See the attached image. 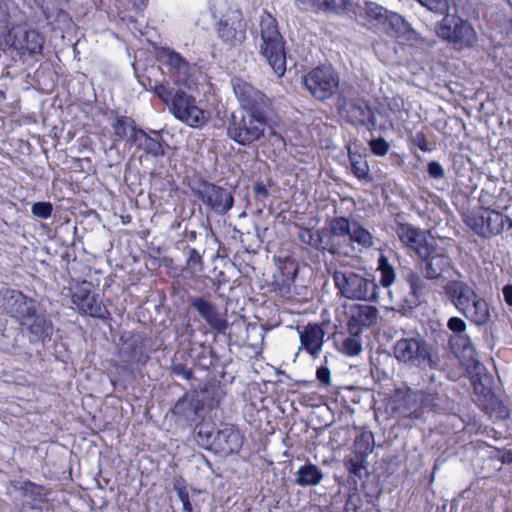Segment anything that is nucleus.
I'll return each instance as SVG.
<instances>
[{
  "label": "nucleus",
  "mask_w": 512,
  "mask_h": 512,
  "mask_svg": "<svg viewBox=\"0 0 512 512\" xmlns=\"http://www.w3.org/2000/svg\"><path fill=\"white\" fill-rule=\"evenodd\" d=\"M333 281L339 294L346 299L364 302L378 300V285L364 267L342 265L334 271Z\"/></svg>",
  "instance_id": "1"
},
{
  "label": "nucleus",
  "mask_w": 512,
  "mask_h": 512,
  "mask_svg": "<svg viewBox=\"0 0 512 512\" xmlns=\"http://www.w3.org/2000/svg\"><path fill=\"white\" fill-rule=\"evenodd\" d=\"M304 9L314 11L339 12L344 6V0H295Z\"/></svg>",
  "instance_id": "30"
},
{
  "label": "nucleus",
  "mask_w": 512,
  "mask_h": 512,
  "mask_svg": "<svg viewBox=\"0 0 512 512\" xmlns=\"http://www.w3.org/2000/svg\"><path fill=\"white\" fill-rule=\"evenodd\" d=\"M201 259H202V257L196 249H194V248L189 249V251H188V264L189 265H191V266L200 265Z\"/></svg>",
  "instance_id": "53"
},
{
  "label": "nucleus",
  "mask_w": 512,
  "mask_h": 512,
  "mask_svg": "<svg viewBox=\"0 0 512 512\" xmlns=\"http://www.w3.org/2000/svg\"><path fill=\"white\" fill-rule=\"evenodd\" d=\"M474 389H475L476 393H479V392H480V393H482V394H483V396H484L485 398H488V397H489V399H490L491 401L493 400V395L491 394V391H490V389H489V388H485L484 386H482V385H481V389H480V387H479L477 384H474Z\"/></svg>",
  "instance_id": "56"
},
{
  "label": "nucleus",
  "mask_w": 512,
  "mask_h": 512,
  "mask_svg": "<svg viewBox=\"0 0 512 512\" xmlns=\"http://www.w3.org/2000/svg\"><path fill=\"white\" fill-rule=\"evenodd\" d=\"M479 201H480L482 204L486 203V201H485V195H484L483 193L480 195Z\"/></svg>",
  "instance_id": "59"
},
{
  "label": "nucleus",
  "mask_w": 512,
  "mask_h": 512,
  "mask_svg": "<svg viewBox=\"0 0 512 512\" xmlns=\"http://www.w3.org/2000/svg\"><path fill=\"white\" fill-rule=\"evenodd\" d=\"M349 161L351 165V171L358 179L368 181L372 180V177L369 174V165L361 154L349 150Z\"/></svg>",
  "instance_id": "33"
},
{
  "label": "nucleus",
  "mask_w": 512,
  "mask_h": 512,
  "mask_svg": "<svg viewBox=\"0 0 512 512\" xmlns=\"http://www.w3.org/2000/svg\"><path fill=\"white\" fill-rule=\"evenodd\" d=\"M217 433V430H214L212 426L208 424H203L199 427L198 436L201 440L205 441V443L209 446L213 447V439L214 435Z\"/></svg>",
  "instance_id": "44"
},
{
  "label": "nucleus",
  "mask_w": 512,
  "mask_h": 512,
  "mask_svg": "<svg viewBox=\"0 0 512 512\" xmlns=\"http://www.w3.org/2000/svg\"><path fill=\"white\" fill-rule=\"evenodd\" d=\"M246 25L239 10L229 11L219 22L218 35L226 43L235 45L245 39Z\"/></svg>",
  "instance_id": "16"
},
{
  "label": "nucleus",
  "mask_w": 512,
  "mask_h": 512,
  "mask_svg": "<svg viewBox=\"0 0 512 512\" xmlns=\"http://www.w3.org/2000/svg\"><path fill=\"white\" fill-rule=\"evenodd\" d=\"M195 197L217 214L227 213L233 206L234 198L230 191L207 181H200L192 187Z\"/></svg>",
  "instance_id": "10"
},
{
  "label": "nucleus",
  "mask_w": 512,
  "mask_h": 512,
  "mask_svg": "<svg viewBox=\"0 0 512 512\" xmlns=\"http://www.w3.org/2000/svg\"><path fill=\"white\" fill-rule=\"evenodd\" d=\"M112 128L119 140L126 139L130 143L134 140V134L140 129L136 126L134 120L129 117H117L112 123Z\"/></svg>",
  "instance_id": "28"
},
{
  "label": "nucleus",
  "mask_w": 512,
  "mask_h": 512,
  "mask_svg": "<svg viewBox=\"0 0 512 512\" xmlns=\"http://www.w3.org/2000/svg\"><path fill=\"white\" fill-rule=\"evenodd\" d=\"M321 245H331L330 243L324 241L323 239V232L321 231Z\"/></svg>",
  "instance_id": "58"
},
{
  "label": "nucleus",
  "mask_w": 512,
  "mask_h": 512,
  "mask_svg": "<svg viewBox=\"0 0 512 512\" xmlns=\"http://www.w3.org/2000/svg\"><path fill=\"white\" fill-rule=\"evenodd\" d=\"M7 42L21 54L41 53L44 38L34 29H27L25 26L17 25L11 28L7 35Z\"/></svg>",
  "instance_id": "13"
},
{
  "label": "nucleus",
  "mask_w": 512,
  "mask_h": 512,
  "mask_svg": "<svg viewBox=\"0 0 512 512\" xmlns=\"http://www.w3.org/2000/svg\"><path fill=\"white\" fill-rule=\"evenodd\" d=\"M323 479L321 470L314 464L307 463L299 468L295 482L300 486H315Z\"/></svg>",
  "instance_id": "27"
},
{
  "label": "nucleus",
  "mask_w": 512,
  "mask_h": 512,
  "mask_svg": "<svg viewBox=\"0 0 512 512\" xmlns=\"http://www.w3.org/2000/svg\"><path fill=\"white\" fill-rule=\"evenodd\" d=\"M152 134L153 136L140 128L139 131L134 134L132 144L154 157L163 156L164 149L161 144V136L157 131H152Z\"/></svg>",
  "instance_id": "23"
},
{
  "label": "nucleus",
  "mask_w": 512,
  "mask_h": 512,
  "mask_svg": "<svg viewBox=\"0 0 512 512\" xmlns=\"http://www.w3.org/2000/svg\"><path fill=\"white\" fill-rule=\"evenodd\" d=\"M347 120L354 125H374V114L365 102L349 101L343 106Z\"/></svg>",
  "instance_id": "22"
},
{
  "label": "nucleus",
  "mask_w": 512,
  "mask_h": 512,
  "mask_svg": "<svg viewBox=\"0 0 512 512\" xmlns=\"http://www.w3.org/2000/svg\"><path fill=\"white\" fill-rule=\"evenodd\" d=\"M31 210L36 217L46 219L51 216L53 207L49 202H37L33 204Z\"/></svg>",
  "instance_id": "43"
},
{
  "label": "nucleus",
  "mask_w": 512,
  "mask_h": 512,
  "mask_svg": "<svg viewBox=\"0 0 512 512\" xmlns=\"http://www.w3.org/2000/svg\"><path fill=\"white\" fill-rule=\"evenodd\" d=\"M27 491H29L31 494L35 495V497L38 500H43L46 496V492L44 487L38 486L34 483H27Z\"/></svg>",
  "instance_id": "51"
},
{
  "label": "nucleus",
  "mask_w": 512,
  "mask_h": 512,
  "mask_svg": "<svg viewBox=\"0 0 512 512\" xmlns=\"http://www.w3.org/2000/svg\"><path fill=\"white\" fill-rule=\"evenodd\" d=\"M190 304L197 310L211 329L215 330L217 333H225L228 328V322L225 316L212 302L202 297H191Z\"/></svg>",
  "instance_id": "18"
},
{
  "label": "nucleus",
  "mask_w": 512,
  "mask_h": 512,
  "mask_svg": "<svg viewBox=\"0 0 512 512\" xmlns=\"http://www.w3.org/2000/svg\"><path fill=\"white\" fill-rule=\"evenodd\" d=\"M466 223L477 235L483 238L501 234L506 223L509 229L512 228V220L508 216L489 208L468 216Z\"/></svg>",
  "instance_id": "9"
},
{
  "label": "nucleus",
  "mask_w": 512,
  "mask_h": 512,
  "mask_svg": "<svg viewBox=\"0 0 512 512\" xmlns=\"http://www.w3.org/2000/svg\"><path fill=\"white\" fill-rule=\"evenodd\" d=\"M22 324L28 327L29 332L34 335L36 340L50 337L53 332L52 322L46 316L37 314V311L31 318H25Z\"/></svg>",
  "instance_id": "24"
},
{
  "label": "nucleus",
  "mask_w": 512,
  "mask_h": 512,
  "mask_svg": "<svg viewBox=\"0 0 512 512\" xmlns=\"http://www.w3.org/2000/svg\"><path fill=\"white\" fill-rule=\"evenodd\" d=\"M443 15V19L435 27L438 37L458 49L470 48L476 43L477 33L468 20L448 12Z\"/></svg>",
  "instance_id": "6"
},
{
  "label": "nucleus",
  "mask_w": 512,
  "mask_h": 512,
  "mask_svg": "<svg viewBox=\"0 0 512 512\" xmlns=\"http://www.w3.org/2000/svg\"><path fill=\"white\" fill-rule=\"evenodd\" d=\"M408 397H413L415 401H419L421 407L433 411L442 410L443 403L445 402L444 395L436 390H420L418 392L409 393Z\"/></svg>",
  "instance_id": "25"
},
{
  "label": "nucleus",
  "mask_w": 512,
  "mask_h": 512,
  "mask_svg": "<svg viewBox=\"0 0 512 512\" xmlns=\"http://www.w3.org/2000/svg\"><path fill=\"white\" fill-rule=\"evenodd\" d=\"M316 377L324 385L328 386L331 383V374L327 367H319L316 372Z\"/></svg>",
  "instance_id": "50"
},
{
  "label": "nucleus",
  "mask_w": 512,
  "mask_h": 512,
  "mask_svg": "<svg viewBox=\"0 0 512 512\" xmlns=\"http://www.w3.org/2000/svg\"><path fill=\"white\" fill-rule=\"evenodd\" d=\"M396 235L402 244L414 251L417 256H427L428 249L432 246L428 243L426 231L410 224L400 223L396 227Z\"/></svg>",
  "instance_id": "17"
},
{
  "label": "nucleus",
  "mask_w": 512,
  "mask_h": 512,
  "mask_svg": "<svg viewBox=\"0 0 512 512\" xmlns=\"http://www.w3.org/2000/svg\"><path fill=\"white\" fill-rule=\"evenodd\" d=\"M259 50L274 73L282 77L286 71L284 40L275 18L268 13H264L260 18Z\"/></svg>",
  "instance_id": "4"
},
{
  "label": "nucleus",
  "mask_w": 512,
  "mask_h": 512,
  "mask_svg": "<svg viewBox=\"0 0 512 512\" xmlns=\"http://www.w3.org/2000/svg\"><path fill=\"white\" fill-rule=\"evenodd\" d=\"M384 27L397 37L406 34H416L410 24L401 15L394 12H389V17H387L386 26Z\"/></svg>",
  "instance_id": "31"
},
{
  "label": "nucleus",
  "mask_w": 512,
  "mask_h": 512,
  "mask_svg": "<svg viewBox=\"0 0 512 512\" xmlns=\"http://www.w3.org/2000/svg\"><path fill=\"white\" fill-rule=\"evenodd\" d=\"M214 436L213 448L222 454L228 455L238 452L242 446L239 432L232 427L217 430Z\"/></svg>",
  "instance_id": "20"
},
{
  "label": "nucleus",
  "mask_w": 512,
  "mask_h": 512,
  "mask_svg": "<svg viewBox=\"0 0 512 512\" xmlns=\"http://www.w3.org/2000/svg\"><path fill=\"white\" fill-rule=\"evenodd\" d=\"M299 240L317 250L328 251L330 254H338L339 249L336 245H321V231L303 229L299 233Z\"/></svg>",
  "instance_id": "29"
},
{
  "label": "nucleus",
  "mask_w": 512,
  "mask_h": 512,
  "mask_svg": "<svg viewBox=\"0 0 512 512\" xmlns=\"http://www.w3.org/2000/svg\"><path fill=\"white\" fill-rule=\"evenodd\" d=\"M72 303L77 307L80 313L91 317L104 319L109 315V311L103 305L99 296L91 294L85 285L75 288L72 294Z\"/></svg>",
  "instance_id": "15"
},
{
  "label": "nucleus",
  "mask_w": 512,
  "mask_h": 512,
  "mask_svg": "<svg viewBox=\"0 0 512 512\" xmlns=\"http://www.w3.org/2000/svg\"><path fill=\"white\" fill-rule=\"evenodd\" d=\"M153 90L181 122L190 127H200L207 122V113L196 105L193 96L182 90L174 91L164 83H157Z\"/></svg>",
  "instance_id": "3"
},
{
  "label": "nucleus",
  "mask_w": 512,
  "mask_h": 512,
  "mask_svg": "<svg viewBox=\"0 0 512 512\" xmlns=\"http://www.w3.org/2000/svg\"><path fill=\"white\" fill-rule=\"evenodd\" d=\"M309 92L319 100L330 98L338 89L339 76L331 67H317L303 78Z\"/></svg>",
  "instance_id": "11"
},
{
  "label": "nucleus",
  "mask_w": 512,
  "mask_h": 512,
  "mask_svg": "<svg viewBox=\"0 0 512 512\" xmlns=\"http://www.w3.org/2000/svg\"><path fill=\"white\" fill-rule=\"evenodd\" d=\"M234 94L246 113L259 115H270L272 112V103L261 91L254 88L250 83L235 78L232 80Z\"/></svg>",
  "instance_id": "8"
},
{
  "label": "nucleus",
  "mask_w": 512,
  "mask_h": 512,
  "mask_svg": "<svg viewBox=\"0 0 512 512\" xmlns=\"http://www.w3.org/2000/svg\"><path fill=\"white\" fill-rule=\"evenodd\" d=\"M175 490L177 491V496L179 500L182 502L183 511L192 512V504L190 502L187 489L185 487L175 486Z\"/></svg>",
  "instance_id": "46"
},
{
  "label": "nucleus",
  "mask_w": 512,
  "mask_h": 512,
  "mask_svg": "<svg viewBox=\"0 0 512 512\" xmlns=\"http://www.w3.org/2000/svg\"><path fill=\"white\" fill-rule=\"evenodd\" d=\"M352 225L345 217H336L331 221L330 231L335 236L350 235Z\"/></svg>",
  "instance_id": "40"
},
{
  "label": "nucleus",
  "mask_w": 512,
  "mask_h": 512,
  "mask_svg": "<svg viewBox=\"0 0 512 512\" xmlns=\"http://www.w3.org/2000/svg\"><path fill=\"white\" fill-rule=\"evenodd\" d=\"M393 354L399 363L409 368L432 366V347L420 335L397 340Z\"/></svg>",
  "instance_id": "7"
},
{
  "label": "nucleus",
  "mask_w": 512,
  "mask_h": 512,
  "mask_svg": "<svg viewBox=\"0 0 512 512\" xmlns=\"http://www.w3.org/2000/svg\"><path fill=\"white\" fill-rule=\"evenodd\" d=\"M269 117L270 115L254 113L233 114L227 127V135L239 145H250L264 136Z\"/></svg>",
  "instance_id": "5"
},
{
  "label": "nucleus",
  "mask_w": 512,
  "mask_h": 512,
  "mask_svg": "<svg viewBox=\"0 0 512 512\" xmlns=\"http://www.w3.org/2000/svg\"><path fill=\"white\" fill-rule=\"evenodd\" d=\"M422 6L426 7L429 11L443 15L449 12L450 4L448 0H417Z\"/></svg>",
  "instance_id": "41"
},
{
  "label": "nucleus",
  "mask_w": 512,
  "mask_h": 512,
  "mask_svg": "<svg viewBox=\"0 0 512 512\" xmlns=\"http://www.w3.org/2000/svg\"><path fill=\"white\" fill-rule=\"evenodd\" d=\"M162 58L176 73L180 75H186L188 73L189 64L179 53L167 49L163 51Z\"/></svg>",
  "instance_id": "34"
},
{
  "label": "nucleus",
  "mask_w": 512,
  "mask_h": 512,
  "mask_svg": "<svg viewBox=\"0 0 512 512\" xmlns=\"http://www.w3.org/2000/svg\"><path fill=\"white\" fill-rule=\"evenodd\" d=\"M419 259L418 269L428 280L440 279L452 267L450 257L433 246L428 249L427 256H419Z\"/></svg>",
  "instance_id": "14"
},
{
  "label": "nucleus",
  "mask_w": 512,
  "mask_h": 512,
  "mask_svg": "<svg viewBox=\"0 0 512 512\" xmlns=\"http://www.w3.org/2000/svg\"><path fill=\"white\" fill-rule=\"evenodd\" d=\"M370 148L375 155L384 156L388 153L389 144L383 138L373 139L370 141Z\"/></svg>",
  "instance_id": "45"
},
{
  "label": "nucleus",
  "mask_w": 512,
  "mask_h": 512,
  "mask_svg": "<svg viewBox=\"0 0 512 512\" xmlns=\"http://www.w3.org/2000/svg\"><path fill=\"white\" fill-rule=\"evenodd\" d=\"M447 327L456 334L454 337L450 338V342L460 344L463 350L473 348L470 337L465 333L467 324L462 318L456 316L451 317L447 322Z\"/></svg>",
  "instance_id": "26"
},
{
  "label": "nucleus",
  "mask_w": 512,
  "mask_h": 512,
  "mask_svg": "<svg viewBox=\"0 0 512 512\" xmlns=\"http://www.w3.org/2000/svg\"><path fill=\"white\" fill-rule=\"evenodd\" d=\"M171 372L174 375L180 376L183 379L190 380L193 377V371L186 368L183 364H173L171 366Z\"/></svg>",
  "instance_id": "48"
},
{
  "label": "nucleus",
  "mask_w": 512,
  "mask_h": 512,
  "mask_svg": "<svg viewBox=\"0 0 512 512\" xmlns=\"http://www.w3.org/2000/svg\"><path fill=\"white\" fill-rule=\"evenodd\" d=\"M204 392L211 395V399L206 401L207 406L210 409L216 407L222 398V390L219 388H213V389H205Z\"/></svg>",
  "instance_id": "49"
},
{
  "label": "nucleus",
  "mask_w": 512,
  "mask_h": 512,
  "mask_svg": "<svg viewBox=\"0 0 512 512\" xmlns=\"http://www.w3.org/2000/svg\"><path fill=\"white\" fill-rule=\"evenodd\" d=\"M415 142H416L418 148L423 152H429L432 150L430 143L426 139L425 135L422 133H419L416 135Z\"/></svg>",
  "instance_id": "52"
},
{
  "label": "nucleus",
  "mask_w": 512,
  "mask_h": 512,
  "mask_svg": "<svg viewBox=\"0 0 512 512\" xmlns=\"http://www.w3.org/2000/svg\"><path fill=\"white\" fill-rule=\"evenodd\" d=\"M325 332L318 324H308L299 331L301 348L305 349L314 359L322 352Z\"/></svg>",
  "instance_id": "19"
},
{
  "label": "nucleus",
  "mask_w": 512,
  "mask_h": 512,
  "mask_svg": "<svg viewBox=\"0 0 512 512\" xmlns=\"http://www.w3.org/2000/svg\"><path fill=\"white\" fill-rule=\"evenodd\" d=\"M363 465L357 461H350L348 463V471L356 476H361V472L363 470Z\"/></svg>",
  "instance_id": "54"
},
{
  "label": "nucleus",
  "mask_w": 512,
  "mask_h": 512,
  "mask_svg": "<svg viewBox=\"0 0 512 512\" xmlns=\"http://www.w3.org/2000/svg\"><path fill=\"white\" fill-rule=\"evenodd\" d=\"M350 240L361 245L363 248H369L373 245V236L371 233L360 226L357 222L352 224Z\"/></svg>",
  "instance_id": "37"
},
{
  "label": "nucleus",
  "mask_w": 512,
  "mask_h": 512,
  "mask_svg": "<svg viewBox=\"0 0 512 512\" xmlns=\"http://www.w3.org/2000/svg\"><path fill=\"white\" fill-rule=\"evenodd\" d=\"M0 308L22 322L34 315L36 301L19 290L3 287L0 289Z\"/></svg>",
  "instance_id": "12"
},
{
  "label": "nucleus",
  "mask_w": 512,
  "mask_h": 512,
  "mask_svg": "<svg viewBox=\"0 0 512 512\" xmlns=\"http://www.w3.org/2000/svg\"><path fill=\"white\" fill-rule=\"evenodd\" d=\"M271 134H272V135H274V136H276V137H280L277 133H275V132H273V131L271 132Z\"/></svg>",
  "instance_id": "60"
},
{
  "label": "nucleus",
  "mask_w": 512,
  "mask_h": 512,
  "mask_svg": "<svg viewBox=\"0 0 512 512\" xmlns=\"http://www.w3.org/2000/svg\"><path fill=\"white\" fill-rule=\"evenodd\" d=\"M191 335L194 333V329L190 328Z\"/></svg>",
  "instance_id": "61"
},
{
  "label": "nucleus",
  "mask_w": 512,
  "mask_h": 512,
  "mask_svg": "<svg viewBox=\"0 0 512 512\" xmlns=\"http://www.w3.org/2000/svg\"><path fill=\"white\" fill-rule=\"evenodd\" d=\"M405 279L410 287L411 294L418 300L427 288L426 281L418 272L413 270L406 273Z\"/></svg>",
  "instance_id": "36"
},
{
  "label": "nucleus",
  "mask_w": 512,
  "mask_h": 512,
  "mask_svg": "<svg viewBox=\"0 0 512 512\" xmlns=\"http://www.w3.org/2000/svg\"><path fill=\"white\" fill-rule=\"evenodd\" d=\"M502 291L505 302L512 307V285H505Z\"/></svg>",
  "instance_id": "55"
},
{
  "label": "nucleus",
  "mask_w": 512,
  "mask_h": 512,
  "mask_svg": "<svg viewBox=\"0 0 512 512\" xmlns=\"http://www.w3.org/2000/svg\"><path fill=\"white\" fill-rule=\"evenodd\" d=\"M378 310L373 306H357L351 314L348 328L351 334H358L363 327H369L376 323Z\"/></svg>",
  "instance_id": "21"
},
{
  "label": "nucleus",
  "mask_w": 512,
  "mask_h": 512,
  "mask_svg": "<svg viewBox=\"0 0 512 512\" xmlns=\"http://www.w3.org/2000/svg\"><path fill=\"white\" fill-rule=\"evenodd\" d=\"M428 174L431 178L443 179L445 177V170L439 162L431 161L428 164Z\"/></svg>",
  "instance_id": "47"
},
{
  "label": "nucleus",
  "mask_w": 512,
  "mask_h": 512,
  "mask_svg": "<svg viewBox=\"0 0 512 512\" xmlns=\"http://www.w3.org/2000/svg\"><path fill=\"white\" fill-rule=\"evenodd\" d=\"M342 351L348 356H356L361 353L362 343L357 334H353V336L348 337L343 341Z\"/></svg>",
  "instance_id": "42"
},
{
  "label": "nucleus",
  "mask_w": 512,
  "mask_h": 512,
  "mask_svg": "<svg viewBox=\"0 0 512 512\" xmlns=\"http://www.w3.org/2000/svg\"><path fill=\"white\" fill-rule=\"evenodd\" d=\"M444 292L450 303L471 323L483 326L490 320L489 304L467 282L449 281L444 286Z\"/></svg>",
  "instance_id": "2"
},
{
  "label": "nucleus",
  "mask_w": 512,
  "mask_h": 512,
  "mask_svg": "<svg viewBox=\"0 0 512 512\" xmlns=\"http://www.w3.org/2000/svg\"><path fill=\"white\" fill-rule=\"evenodd\" d=\"M356 453L362 457L367 456L373 451V435L371 433L360 434L354 443Z\"/></svg>",
  "instance_id": "39"
},
{
  "label": "nucleus",
  "mask_w": 512,
  "mask_h": 512,
  "mask_svg": "<svg viewBox=\"0 0 512 512\" xmlns=\"http://www.w3.org/2000/svg\"><path fill=\"white\" fill-rule=\"evenodd\" d=\"M378 270L381 273L380 283L382 286L390 287L396 279V273L393 265L385 255H380L378 259Z\"/></svg>",
  "instance_id": "35"
},
{
  "label": "nucleus",
  "mask_w": 512,
  "mask_h": 512,
  "mask_svg": "<svg viewBox=\"0 0 512 512\" xmlns=\"http://www.w3.org/2000/svg\"><path fill=\"white\" fill-rule=\"evenodd\" d=\"M366 19L374 25L386 26L387 17L389 12L386 8L374 2H366L364 8Z\"/></svg>",
  "instance_id": "32"
},
{
  "label": "nucleus",
  "mask_w": 512,
  "mask_h": 512,
  "mask_svg": "<svg viewBox=\"0 0 512 512\" xmlns=\"http://www.w3.org/2000/svg\"><path fill=\"white\" fill-rule=\"evenodd\" d=\"M198 407L193 405L188 397H183L175 404L173 412L190 420L197 414Z\"/></svg>",
  "instance_id": "38"
},
{
  "label": "nucleus",
  "mask_w": 512,
  "mask_h": 512,
  "mask_svg": "<svg viewBox=\"0 0 512 512\" xmlns=\"http://www.w3.org/2000/svg\"><path fill=\"white\" fill-rule=\"evenodd\" d=\"M254 189L257 194L267 195V189L262 184H257Z\"/></svg>",
  "instance_id": "57"
}]
</instances>
